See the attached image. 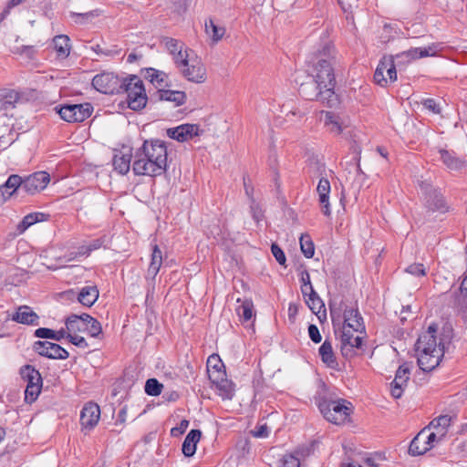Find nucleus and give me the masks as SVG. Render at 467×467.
Here are the masks:
<instances>
[{"label":"nucleus","mask_w":467,"mask_h":467,"mask_svg":"<svg viewBox=\"0 0 467 467\" xmlns=\"http://www.w3.org/2000/svg\"><path fill=\"white\" fill-rule=\"evenodd\" d=\"M320 119L327 130L335 135H339L348 126L347 121L338 114L332 111H321Z\"/></svg>","instance_id":"4be33fe9"},{"label":"nucleus","mask_w":467,"mask_h":467,"mask_svg":"<svg viewBox=\"0 0 467 467\" xmlns=\"http://www.w3.org/2000/svg\"><path fill=\"white\" fill-rule=\"evenodd\" d=\"M13 195V192L5 187L4 184L0 185V202H5Z\"/></svg>","instance_id":"680f3d73"},{"label":"nucleus","mask_w":467,"mask_h":467,"mask_svg":"<svg viewBox=\"0 0 467 467\" xmlns=\"http://www.w3.org/2000/svg\"><path fill=\"white\" fill-rule=\"evenodd\" d=\"M406 272L416 276L425 275L426 274L422 264H412L406 268Z\"/></svg>","instance_id":"5fc2aeb1"},{"label":"nucleus","mask_w":467,"mask_h":467,"mask_svg":"<svg viewBox=\"0 0 467 467\" xmlns=\"http://www.w3.org/2000/svg\"><path fill=\"white\" fill-rule=\"evenodd\" d=\"M301 251L306 258H312L315 254L314 244L308 234H302L300 237Z\"/></svg>","instance_id":"c03bdc74"},{"label":"nucleus","mask_w":467,"mask_h":467,"mask_svg":"<svg viewBox=\"0 0 467 467\" xmlns=\"http://www.w3.org/2000/svg\"><path fill=\"white\" fill-rule=\"evenodd\" d=\"M34 350L40 356L53 359H66L68 352L58 344L49 341H36L34 344Z\"/></svg>","instance_id":"4468645a"},{"label":"nucleus","mask_w":467,"mask_h":467,"mask_svg":"<svg viewBox=\"0 0 467 467\" xmlns=\"http://www.w3.org/2000/svg\"><path fill=\"white\" fill-rule=\"evenodd\" d=\"M423 106L434 114H439L441 112L440 105L433 99H424Z\"/></svg>","instance_id":"4d7b16f0"},{"label":"nucleus","mask_w":467,"mask_h":467,"mask_svg":"<svg viewBox=\"0 0 467 467\" xmlns=\"http://www.w3.org/2000/svg\"><path fill=\"white\" fill-rule=\"evenodd\" d=\"M300 461L294 454H285L282 459V467H299Z\"/></svg>","instance_id":"3c124183"},{"label":"nucleus","mask_w":467,"mask_h":467,"mask_svg":"<svg viewBox=\"0 0 467 467\" xmlns=\"http://www.w3.org/2000/svg\"><path fill=\"white\" fill-rule=\"evenodd\" d=\"M131 162H133V153L131 152V149L123 148L114 153L112 164L114 170L119 174H127L130 171V167H132Z\"/></svg>","instance_id":"aec40b11"},{"label":"nucleus","mask_w":467,"mask_h":467,"mask_svg":"<svg viewBox=\"0 0 467 467\" xmlns=\"http://www.w3.org/2000/svg\"><path fill=\"white\" fill-rule=\"evenodd\" d=\"M145 392L150 396H158L161 393L163 385L156 379H149L145 383Z\"/></svg>","instance_id":"49530a36"},{"label":"nucleus","mask_w":467,"mask_h":467,"mask_svg":"<svg viewBox=\"0 0 467 467\" xmlns=\"http://www.w3.org/2000/svg\"><path fill=\"white\" fill-rule=\"evenodd\" d=\"M162 265V253L159 246L155 244L152 248L150 263L147 271V276L154 279L158 275Z\"/></svg>","instance_id":"e433bc0d"},{"label":"nucleus","mask_w":467,"mask_h":467,"mask_svg":"<svg viewBox=\"0 0 467 467\" xmlns=\"http://www.w3.org/2000/svg\"><path fill=\"white\" fill-rule=\"evenodd\" d=\"M317 192L319 197V202L322 206V212L326 216L331 214L330 203H329V193H330V182L326 178H320L317 187Z\"/></svg>","instance_id":"393cba45"},{"label":"nucleus","mask_w":467,"mask_h":467,"mask_svg":"<svg viewBox=\"0 0 467 467\" xmlns=\"http://www.w3.org/2000/svg\"><path fill=\"white\" fill-rule=\"evenodd\" d=\"M167 147L161 140H145L133 153L132 171L137 176H160L167 169Z\"/></svg>","instance_id":"f257e3e1"},{"label":"nucleus","mask_w":467,"mask_h":467,"mask_svg":"<svg viewBox=\"0 0 467 467\" xmlns=\"http://www.w3.org/2000/svg\"><path fill=\"white\" fill-rule=\"evenodd\" d=\"M161 43L164 46L166 50L172 56L173 61L175 65H179L182 62L184 56L192 53L191 49H188L184 47V44L171 37H162Z\"/></svg>","instance_id":"a211bd4d"},{"label":"nucleus","mask_w":467,"mask_h":467,"mask_svg":"<svg viewBox=\"0 0 467 467\" xmlns=\"http://www.w3.org/2000/svg\"><path fill=\"white\" fill-rule=\"evenodd\" d=\"M99 298V289L96 285H88L81 288L78 300L85 306H91Z\"/></svg>","instance_id":"473e14b6"},{"label":"nucleus","mask_w":467,"mask_h":467,"mask_svg":"<svg viewBox=\"0 0 467 467\" xmlns=\"http://www.w3.org/2000/svg\"><path fill=\"white\" fill-rule=\"evenodd\" d=\"M49 182L50 176L47 171H37L23 179V190L29 194H35L44 190Z\"/></svg>","instance_id":"2eb2a0df"},{"label":"nucleus","mask_w":467,"mask_h":467,"mask_svg":"<svg viewBox=\"0 0 467 467\" xmlns=\"http://www.w3.org/2000/svg\"><path fill=\"white\" fill-rule=\"evenodd\" d=\"M300 94L308 100H319L323 104L333 107L337 103L335 91L318 85V82L312 78L311 81L303 83L299 88Z\"/></svg>","instance_id":"0eeeda50"},{"label":"nucleus","mask_w":467,"mask_h":467,"mask_svg":"<svg viewBox=\"0 0 467 467\" xmlns=\"http://www.w3.org/2000/svg\"><path fill=\"white\" fill-rule=\"evenodd\" d=\"M145 78L157 88H161L166 85L167 75L163 71L154 68H147Z\"/></svg>","instance_id":"37998d69"},{"label":"nucleus","mask_w":467,"mask_h":467,"mask_svg":"<svg viewBox=\"0 0 467 467\" xmlns=\"http://www.w3.org/2000/svg\"><path fill=\"white\" fill-rule=\"evenodd\" d=\"M70 39L66 35H59L54 37L53 43L58 57L66 58L70 53Z\"/></svg>","instance_id":"4c0bfd02"},{"label":"nucleus","mask_w":467,"mask_h":467,"mask_svg":"<svg viewBox=\"0 0 467 467\" xmlns=\"http://www.w3.org/2000/svg\"><path fill=\"white\" fill-rule=\"evenodd\" d=\"M410 375V368L408 364H402L396 371L395 378L390 384V393L395 399L402 396L404 387L407 386Z\"/></svg>","instance_id":"6ab92c4d"},{"label":"nucleus","mask_w":467,"mask_h":467,"mask_svg":"<svg viewBox=\"0 0 467 467\" xmlns=\"http://www.w3.org/2000/svg\"><path fill=\"white\" fill-rule=\"evenodd\" d=\"M359 0H338V4L343 11L348 14H352L353 10L358 7Z\"/></svg>","instance_id":"8fccbe9b"},{"label":"nucleus","mask_w":467,"mask_h":467,"mask_svg":"<svg viewBox=\"0 0 467 467\" xmlns=\"http://www.w3.org/2000/svg\"><path fill=\"white\" fill-rule=\"evenodd\" d=\"M158 94L160 100L172 102L175 106H181L186 100V94L183 91L159 89Z\"/></svg>","instance_id":"c9c22d12"},{"label":"nucleus","mask_w":467,"mask_h":467,"mask_svg":"<svg viewBox=\"0 0 467 467\" xmlns=\"http://www.w3.org/2000/svg\"><path fill=\"white\" fill-rule=\"evenodd\" d=\"M176 67L188 81L200 84L207 78L203 63L193 52L184 56L182 62Z\"/></svg>","instance_id":"423d86ee"},{"label":"nucleus","mask_w":467,"mask_h":467,"mask_svg":"<svg viewBox=\"0 0 467 467\" xmlns=\"http://www.w3.org/2000/svg\"><path fill=\"white\" fill-rule=\"evenodd\" d=\"M318 408L324 418L334 424L345 423L352 412V404L343 399L322 400L318 403Z\"/></svg>","instance_id":"39448f33"},{"label":"nucleus","mask_w":467,"mask_h":467,"mask_svg":"<svg viewBox=\"0 0 467 467\" xmlns=\"http://www.w3.org/2000/svg\"><path fill=\"white\" fill-rule=\"evenodd\" d=\"M452 418L449 415H441L433 419L427 426L429 430L435 431L440 437L444 438L451 426Z\"/></svg>","instance_id":"c756f323"},{"label":"nucleus","mask_w":467,"mask_h":467,"mask_svg":"<svg viewBox=\"0 0 467 467\" xmlns=\"http://www.w3.org/2000/svg\"><path fill=\"white\" fill-rule=\"evenodd\" d=\"M342 328H351L356 332L365 333L363 318L358 309L349 307L344 310V323Z\"/></svg>","instance_id":"5701e85b"},{"label":"nucleus","mask_w":467,"mask_h":467,"mask_svg":"<svg viewBox=\"0 0 467 467\" xmlns=\"http://www.w3.org/2000/svg\"><path fill=\"white\" fill-rule=\"evenodd\" d=\"M441 160L450 171H459L467 167V161L464 158H461L453 151L447 150H440Z\"/></svg>","instance_id":"b1692460"},{"label":"nucleus","mask_w":467,"mask_h":467,"mask_svg":"<svg viewBox=\"0 0 467 467\" xmlns=\"http://www.w3.org/2000/svg\"><path fill=\"white\" fill-rule=\"evenodd\" d=\"M306 305L310 308V310L318 316V318H320L319 314L323 312L324 317H326V309L323 300L319 297V296L317 294L316 291L312 292L311 295H309L308 297L305 299Z\"/></svg>","instance_id":"a19ab883"},{"label":"nucleus","mask_w":467,"mask_h":467,"mask_svg":"<svg viewBox=\"0 0 467 467\" xmlns=\"http://www.w3.org/2000/svg\"><path fill=\"white\" fill-rule=\"evenodd\" d=\"M204 26L205 33L213 45L217 44L225 34L224 26L215 24L213 19L206 20Z\"/></svg>","instance_id":"72a5a7b5"},{"label":"nucleus","mask_w":467,"mask_h":467,"mask_svg":"<svg viewBox=\"0 0 467 467\" xmlns=\"http://www.w3.org/2000/svg\"><path fill=\"white\" fill-rule=\"evenodd\" d=\"M305 115H306V112L299 109L298 108H294L285 113L286 119L289 120H294V117L301 119Z\"/></svg>","instance_id":"052dcab7"},{"label":"nucleus","mask_w":467,"mask_h":467,"mask_svg":"<svg viewBox=\"0 0 467 467\" xmlns=\"http://www.w3.org/2000/svg\"><path fill=\"white\" fill-rule=\"evenodd\" d=\"M46 214L43 213H32L26 215L23 220L17 224L16 231L19 234H23L26 230H27L31 225L35 224L37 222H42L45 220Z\"/></svg>","instance_id":"ea45409f"},{"label":"nucleus","mask_w":467,"mask_h":467,"mask_svg":"<svg viewBox=\"0 0 467 467\" xmlns=\"http://www.w3.org/2000/svg\"><path fill=\"white\" fill-rule=\"evenodd\" d=\"M85 320L87 324V328H85V332H88V335L92 337H97L102 332L100 323L88 314V317H86Z\"/></svg>","instance_id":"a18cd8bd"},{"label":"nucleus","mask_w":467,"mask_h":467,"mask_svg":"<svg viewBox=\"0 0 467 467\" xmlns=\"http://www.w3.org/2000/svg\"><path fill=\"white\" fill-rule=\"evenodd\" d=\"M19 374L21 379L26 383L25 400L27 403H33L36 400L42 389L43 379L41 374L31 365L21 367Z\"/></svg>","instance_id":"6e6552de"},{"label":"nucleus","mask_w":467,"mask_h":467,"mask_svg":"<svg viewBox=\"0 0 467 467\" xmlns=\"http://www.w3.org/2000/svg\"><path fill=\"white\" fill-rule=\"evenodd\" d=\"M207 373L210 380H217L218 377H225L224 365L218 355H212L207 360Z\"/></svg>","instance_id":"bb28decb"},{"label":"nucleus","mask_w":467,"mask_h":467,"mask_svg":"<svg viewBox=\"0 0 467 467\" xmlns=\"http://www.w3.org/2000/svg\"><path fill=\"white\" fill-rule=\"evenodd\" d=\"M35 336L40 338H51L55 337V331L50 328L40 327L35 331Z\"/></svg>","instance_id":"13d9d810"},{"label":"nucleus","mask_w":467,"mask_h":467,"mask_svg":"<svg viewBox=\"0 0 467 467\" xmlns=\"http://www.w3.org/2000/svg\"><path fill=\"white\" fill-rule=\"evenodd\" d=\"M122 79L110 72L96 75L92 79V86L104 94L121 93Z\"/></svg>","instance_id":"f8f14e48"},{"label":"nucleus","mask_w":467,"mask_h":467,"mask_svg":"<svg viewBox=\"0 0 467 467\" xmlns=\"http://www.w3.org/2000/svg\"><path fill=\"white\" fill-rule=\"evenodd\" d=\"M319 355L324 363L329 367L336 365V358L333 353L332 345L328 340H325L319 348Z\"/></svg>","instance_id":"79ce46f5"},{"label":"nucleus","mask_w":467,"mask_h":467,"mask_svg":"<svg viewBox=\"0 0 467 467\" xmlns=\"http://www.w3.org/2000/svg\"><path fill=\"white\" fill-rule=\"evenodd\" d=\"M86 317L88 314L84 313L82 315H75L72 314L66 319V327L67 333L77 334L78 332H85V328H87L86 324Z\"/></svg>","instance_id":"7c9ffc66"},{"label":"nucleus","mask_w":467,"mask_h":467,"mask_svg":"<svg viewBox=\"0 0 467 467\" xmlns=\"http://www.w3.org/2000/svg\"><path fill=\"white\" fill-rule=\"evenodd\" d=\"M308 335L311 340L315 343H319L322 339V337L319 333V329L316 325H309L308 327Z\"/></svg>","instance_id":"bf43d9fd"},{"label":"nucleus","mask_w":467,"mask_h":467,"mask_svg":"<svg viewBox=\"0 0 467 467\" xmlns=\"http://www.w3.org/2000/svg\"><path fill=\"white\" fill-rule=\"evenodd\" d=\"M215 385L218 395L223 400H232L234 395V385L225 377H218L217 380H211Z\"/></svg>","instance_id":"c85d7f7f"},{"label":"nucleus","mask_w":467,"mask_h":467,"mask_svg":"<svg viewBox=\"0 0 467 467\" xmlns=\"http://www.w3.org/2000/svg\"><path fill=\"white\" fill-rule=\"evenodd\" d=\"M126 417L127 410L126 408H122L118 413L117 422H120L121 424L124 423L126 421Z\"/></svg>","instance_id":"774afa93"},{"label":"nucleus","mask_w":467,"mask_h":467,"mask_svg":"<svg viewBox=\"0 0 467 467\" xmlns=\"http://www.w3.org/2000/svg\"><path fill=\"white\" fill-rule=\"evenodd\" d=\"M374 80L381 87L397 80L396 64L393 56L383 57L379 61L374 73Z\"/></svg>","instance_id":"9b49d317"},{"label":"nucleus","mask_w":467,"mask_h":467,"mask_svg":"<svg viewBox=\"0 0 467 467\" xmlns=\"http://www.w3.org/2000/svg\"><path fill=\"white\" fill-rule=\"evenodd\" d=\"M420 188L425 193L426 206L430 211L441 213L446 211L443 197L437 190L432 189L427 182H422Z\"/></svg>","instance_id":"dca6fc26"},{"label":"nucleus","mask_w":467,"mask_h":467,"mask_svg":"<svg viewBox=\"0 0 467 467\" xmlns=\"http://www.w3.org/2000/svg\"><path fill=\"white\" fill-rule=\"evenodd\" d=\"M271 251H272V254H273L274 257L275 258V260L281 265H285L286 259H285V253L283 252V250L276 244H273L271 246Z\"/></svg>","instance_id":"864d4df0"},{"label":"nucleus","mask_w":467,"mask_h":467,"mask_svg":"<svg viewBox=\"0 0 467 467\" xmlns=\"http://www.w3.org/2000/svg\"><path fill=\"white\" fill-rule=\"evenodd\" d=\"M199 126L196 124H183L175 128L168 129L167 135L180 142L187 141L195 136H199Z\"/></svg>","instance_id":"412c9836"},{"label":"nucleus","mask_w":467,"mask_h":467,"mask_svg":"<svg viewBox=\"0 0 467 467\" xmlns=\"http://www.w3.org/2000/svg\"><path fill=\"white\" fill-rule=\"evenodd\" d=\"M269 428L265 423L257 425L253 431H251V434L255 438H266L269 436Z\"/></svg>","instance_id":"603ef678"},{"label":"nucleus","mask_w":467,"mask_h":467,"mask_svg":"<svg viewBox=\"0 0 467 467\" xmlns=\"http://www.w3.org/2000/svg\"><path fill=\"white\" fill-rule=\"evenodd\" d=\"M23 183L24 182L22 177L16 174H13L8 177L4 185L14 194L19 187L23 190Z\"/></svg>","instance_id":"de8ad7c7"},{"label":"nucleus","mask_w":467,"mask_h":467,"mask_svg":"<svg viewBox=\"0 0 467 467\" xmlns=\"http://www.w3.org/2000/svg\"><path fill=\"white\" fill-rule=\"evenodd\" d=\"M121 93L127 95L128 107L132 110H140L145 108L148 97L143 81L136 75L122 79Z\"/></svg>","instance_id":"20e7f679"},{"label":"nucleus","mask_w":467,"mask_h":467,"mask_svg":"<svg viewBox=\"0 0 467 467\" xmlns=\"http://www.w3.org/2000/svg\"><path fill=\"white\" fill-rule=\"evenodd\" d=\"M425 439L424 433L420 431L411 441L409 452L413 456L422 455L427 452L430 450V445Z\"/></svg>","instance_id":"f704fd0d"},{"label":"nucleus","mask_w":467,"mask_h":467,"mask_svg":"<svg viewBox=\"0 0 467 467\" xmlns=\"http://www.w3.org/2000/svg\"><path fill=\"white\" fill-rule=\"evenodd\" d=\"M440 50V44L435 43H432L424 47H413L393 56L394 62L396 66L405 65L415 59L427 57H434L439 53Z\"/></svg>","instance_id":"9d476101"},{"label":"nucleus","mask_w":467,"mask_h":467,"mask_svg":"<svg viewBox=\"0 0 467 467\" xmlns=\"http://www.w3.org/2000/svg\"><path fill=\"white\" fill-rule=\"evenodd\" d=\"M100 418V409L98 404L93 402L87 403L80 412V424L83 430L90 431L99 422Z\"/></svg>","instance_id":"f3484780"},{"label":"nucleus","mask_w":467,"mask_h":467,"mask_svg":"<svg viewBox=\"0 0 467 467\" xmlns=\"http://www.w3.org/2000/svg\"><path fill=\"white\" fill-rule=\"evenodd\" d=\"M19 100V95L14 90L0 91V114L7 116L8 112L15 109Z\"/></svg>","instance_id":"a878e982"},{"label":"nucleus","mask_w":467,"mask_h":467,"mask_svg":"<svg viewBox=\"0 0 467 467\" xmlns=\"http://www.w3.org/2000/svg\"><path fill=\"white\" fill-rule=\"evenodd\" d=\"M92 112V107L89 103L72 104L62 106L58 114L67 122H82L88 119Z\"/></svg>","instance_id":"ddd939ff"},{"label":"nucleus","mask_w":467,"mask_h":467,"mask_svg":"<svg viewBox=\"0 0 467 467\" xmlns=\"http://www.w3.org/2000/svg\"><path fill=\"white\" fill-rule=\"evenodd\" d=\"M67 337L73 345L77 347L86 348L88 346L86 339L83 337L78 336L77 334L67 333Z\"/></svg>","instance_id":"6e6d98bb"},{"label":"nucleus","mask_w":467,"mask_h":467,"mask_svg":"<svg viewBox=\"0 0 467 467\" xmlns=\"http://www.w3.org/2000/svg\"><path fill=\"white\" fill-rule=\"evenodd\" d=\"M438 326L431 324L428 329L421 333L416 342L418 364L423 371H431L441 362L444 355V348L437 343Z\"/></svg>","instance_id":"7ed1b4c3"},{"label":"nucleus","mask_w":467,"mask_h":467,"mask_svg":"<svg viewBox=\"0 0 467 467\" xmlns=\"http://www.w3.org/2000/svg\"><path fill=\"white\" fill-rule=\"evenodd\" d=\"M189 426V421L186 420H182L179 425V427H176V428H172L171 432L172 435L175 434V432H178L180 434L183 433L186 429L188 428Z\"/></svg>","instance_id":"e2e57ef3"},{"label":"nucleus","mask_w":467,"mask_h":467,"mask_svg":"<svg viewBox=\"0 0 467 467\" xmlns=\"http://www.w3.org/2000/svg\"><path fill=\"white\" fill-rule=\"evenodd\" d=\"M12 319L26 325H37L38 316L27 306H21L13 315Z\"/></svg>","instance_id":"cd10ccee"},{"label":"nucleus","mask_w":467,"mask_h":467,"mask_svg":"<svg viewBox=\"0 0 467 467\" xmlns=\"http://www.w3.org/2000/svg\"><path fill=\"white\" fill-rule=\"evenodd\" d=\"M237 302H241V305L237 306L236 313L239 316L242 322L249 321L254 317V303L251 299H244L241 301L237 299Z\"/></svg>","instance_id":"58836bf2"},{"label":"nucleus","mask_w":467,"mask_h":467,"mask_svg":"<svg viewBox=\"0 0 467 467\" xmlns=\"http://www.w3.org/2000/svg\"><path fill=\"white\" fill-rule=\"evenodd\" d=\"M366 332L359 333L351 328H342L340 336L342 355L347 358L355 356L357 350L362 348Z\"/></svg>","instance_id":"1a4fd4ad"},{"label":"nucleus","mask_w":467,"mask_h":467,"mask_svg":"<svg viewBox=\"0 0 467 467\" xmlns=\"http://www.w3.org/2000/svg\"><path fill=\"white\" fill-rule=\"evenodd\" d=\"M301 291H302V294H303V296H304V297H305V299H306V297H308V296H309V295H311V294H312V292H314L315 290H314V288H313L312 285H301Z\"/></svg>","instance_id":"338daca9"},{"label":"nucleus","mask_w":467,"mask_h":467,"mask_svg":"<svg viewBox=\"0 0 467 467\" xmlns=\"http://www.w3.org/2000/svg\"><path fill=\"white\" fill-rule=\"evenodd\" d=\"M335 62V48L331 43H325L317 48L307 59L310 76L318 85L327 88L331 91L335 89V75L333 64Z\"/></svg>","instance_id":"f03ea898"},{"label":"nucleus","mask_w":467,"mask_h":467,"mask_svg":"<svg viewBox=\"0 0 467 467\" xmlns=\"http://www.w3.org/2000/svg\"><path fill=\"white\" fill-rule=\"evenodd\" d=\"M420 431L424 433V437L426 438L425 440L430 445V450L443 439L440 437V435H438L435 431L429 430L428 427H425Z\"/></svg>","instance_id":"09e8293b"},{"label":"nucleus","mask_w":467,"mask_h":467,"mask_svg":"<svg viewBox=\"0 0 467 467\" xmlns=\"http://www.w3.org/2000/svg\"><path fill=\"white\" fill-rule=\"evenodd\" d=\"M301 285H312L310 280V275L307 271H302L300 275Z\"/></svg>","instance_id":"0e129e2a"},{"label":"nucleus","mask_w":467,"mask_h":467,"mask_svg":"<svg viewBox=\"0 0 467 467\" xmlns=\"http://www.w3.org/2000/svg\"><path fill=\"white\" fill-rule=\"evenodd\" d=\"M101 245H102L101 240H99V239L93 240L88 244V251H90V253H91L92 251L100 248Z\"/></svg>","instance_id":"69168bd1"},{"label":"nucleus","mask_w":467,"mask_h":467,"mask_svg":"<svg viewBox=\"0 0 467 467\" xmlns=\"http://www.w3.org/2000/svg\"><path fill=\"white\" fill-rule=\"evenodd\" d=\"M202 432L199 430H192L185 437L182 443V453L186 457L192 456L196 451V445L200 441Z\"/></svg>","instance_id":"2f4dec72"}]
</instances>
